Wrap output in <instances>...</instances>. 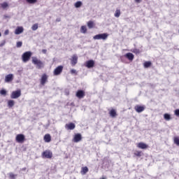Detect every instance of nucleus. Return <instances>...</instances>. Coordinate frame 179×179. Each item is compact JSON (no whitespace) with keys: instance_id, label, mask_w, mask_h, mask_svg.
Wrapping results in <instances>:
<instances>
[{"instance_id":"30","label":"nucleus","mask_w":179,"mask_h":179,"mask_svg":"<svg viewBox=\"0 0 179 179\" xmlns=\"http://www.w3.org/2000/svg\"><path fill=\"white\" fill-rule=\"evenodd\" d=\"M134 156H136L137 157H141V156H142V151H136L134 152Z\"/></svg>"},{"instance_id":"46","label":"nucleus","mask_w":179,"mask_h":179,"mask_svg":"<svg viewBox=\"0 0 179 179\" xmlns=\"http://www.w3.org/2000/svg\"><path fill=\"white\" fill-rule=\"evenodd\" d=\"M0 136H1V134H0Z\"/></svg>"},{"instance_id":"34","label":"nucleus","mask_w":179,"mask_h":179,"mask_svg":"<svg viewBox=\"0 0 179 179\" xmlns=\"http://www.w3.org/2000/svg\"><path fill=\"white\" fill-rule=\"evenodd\" d=\"M80 6H82V1H77L75 3V7L76 8H80Z\"/></svg>"},{"instance_id":"25","label":"nucleus","mask_w":179,"mask_h":179,"mask_svg":"<svg viewBox=\"0 0 179 179\" xmlns=\"http://www.w3.org/2000/svg\"><path fill=\"white\" fill-rule=\"evenodd\" d=\"M8 106L10 108H12V107H13V106H15V101L8 100Z\"/></svg>"},{"instance_id":"20","label":"nucleus","mask_w":179,"mask_h":179,"mask_svg":"<svg viewBox=\"0 0 179 179\" xmlns=\"http://www.w3.org/2000/svg\"><path fill=\"white\" fill-rule=\"evenodd\" d=\"M24 30L23 27H17L15 30V34H22Z\"/></svg>"},{"instance_id":"42","label":"nucleus","mask_w":179,"mask_h":179,"mask_svg":"<svg viewBox=\"0 0 179 179\" xmlns=\"http://www.w3.org/2000/svg\"><path fill=\"white\" fill-rule=\"evenodd\" d=\"M135 2H136V3H141V0H135Z\"/></svg>"},{"instance_id":"28","label":"nucleus","mask_w":179,"mask_h":179,"mask_svg":"<svg viewBox=\"0 0 179 179\" xmlns=\"http://www.w3.org/2000/svg\"><path fill=\"white\" fill-rule=\"evenodd\" d=\"M173 142L175 145H177V146H179V137L178 136L174 137Z\"/></svg>"},{"instance_id":"4","label":"nucleus","mask_w":179,"mask_h":179,"mask_svg":"<svg viewBox=\"0 0 179 179\" xmlns=\"http://www.w3.org/2000/svg\"><path fill=\"white\" fill-rule=\"evenodd\" d=\"M41 156L43 159H52V152L50 150H46L42 152Z\"/></svg>"},{"instance_id":"14","label":"nucleus","mask_w":179,"mask_h":179,"mask_svg":"<svg viewBox=\"0 0 179 179\" xmlns=\"http://www.w3.org/2000/svg\"><path fill=\"white\" fill-rule=\"evenodd\" d=\"M13 80V74H8L5 77L6 83H9V82H12Z\"/></svg>"},{"instance_id":"40","label":"nucleus","mask_w":179,"mask_h":179,"mask_svg":"<svg viewBox=\"0 0 179 179\" xmlns=\"http://www.w3.org/2000/svg\"><path fill=\"white\" fill-rule=\"evenodd\" d=\"M4 34L5 36H8V34H9V30L8 29L6 30L4 32Z\"/></svg>"},{"instance_id":"13","label":"nucleus","mask_w":179,"mask_h":179,"mask_svg":"<svg viewBox=\"0 0 179 179\" xmlns=\"http://www.w3.org/2000/svg\"><path fill=\"white\" fill-rule=\"evenodd\" d=\"M125 58H127V59H129V61H134V59L135 58V56L134 55V54L131 53V52H128L127 54L124 55Z\"/></svg>"},{"instance_id":"36","label":"nucleus","mask_w":179,"mask_h":179,"mask_svg":"<svg viewBox=\"0 0 179 179\" xmlns=\"http://www.w3.org/2000/svg\"><path fill=\"white\" fill-rule=\"evenodd\" d=\"M27 3H36L37 2V0H26Z\"/></svg>"},{"instance_id":"41","label":"nucleus","mask_w":179,"mask_h":179,"mask_svg":"<svg viewBox=\"0 0 179 179\" xmlns=\"http://www.w3.org/2000/svg\"><path fill=\"white\" fill-rule=\"evenodd\" d=\"M5 41H3L1 43H0V47H3L5 45Z\"/></svg>"},{"instance_id":"5","label":"nucleus","mask_w":179,"mask_h":179,"mask_svg":"<svg viewBox=\"0 0 179 179\" xmlns=\"http://www.w3.org/2000/svg\"><path fill=\"white\" fill-rule=\"evenodd\" d=\"M48 82V75L43 73L40 79V83L41 86H45V84Z\"/></svg>"},{"instance_id":"8","label":"nucleus","mask_w":179,"mask_h":179,"mask_svg":"<svg viewBox=\"0 0 179 179\" xmlns=\"http://www.w3.org/2000/svg\"><path fill=\"white\" fill-rule=\"evenodd\" d=\"M63 70H64V66H57L53 71L55 76H58V75H61Z\"/></svg>"},{"instance_id":"23","label":"nucleus","mask_w":179,"mask_h":179,"mask_svg":"<svg viewBox=\"0 0 179 179\" xmlns=\"http://www.w3.org/2000/svg\"><path fill=\"white\" fill-rule=\"evenodd\" d=\"M87 27L89 29H93V27H94V26H96V24H94V22L90 20L87 23Z\"/></svg>"},{"instance_id":"19","label":"nucleus","mask_w":179,"mask_h":179,"mask_svg":"<svg viewBox=\"0 0 179 179\" xmlns=\"http://www.w3.org/2000/svg\"><path fill=\"white\" fill-rule=\"evenodd\" d=\"M87 173H89V168H87V166H83L81 168L80 174L85 176Z\"/></svg>"},{"instance_id":"39","label":"nucleus","mask_w":179,"mask_h":179,"mask_svg":"<svg viewBox=\"0 0 179 179\" xmlns=\"http://www.w3.org/2000/svg\"><path fill=\"white\" fill-rule=\"evenodd\" d=\"M175 115H176L177 117H179V109H176L175 110Z\"/></svg>"},{"instance_id":"33","label":"nucleus","mask_w":179,"mask_h":179,"mask_svg":"<svg viewBox=\"0 0 179 179\" xmlns=\"http://www.w3.org/2000/svg\"><path fill=\"white\" fill-rule=\"evenodd\" d=\"M6 93H7L6 90L3 89L0 90V94L1 96H6Z\"/></svg>"},{"instance_id":"9","label":"nucleus","mask_w":179,"mask_h":179,"mask_svg":"<svg viewBox=\"0 0 179 179\" xmlns=\"http://www.w3.org/2000/svg\"><path fill=\"white\" fill-rule=\"evenodd\" d=\"M76 97H78V99H83V97H85V96H86V94L85 92V91L82 90H78L76 94Z\"/></svg>"},{"instance_id":"32","label":"nucleus","mask_w":179,"mask_h":179,"mask_svg":"<svg viewBox=\"0 0 179 179\" xmlns=\"http://www.w3.org/2000/svg\"><path fill=\"white\" fill-rule=\"evenodd\" d=\"M38 29V24H34L32 27H31V29L34 31H36V30H37Z\"/></svg>"},{"instance_id":"2","label":"nucleus","mask_w":179,"mask_h":179,"mask_svg":"<svg viewBox=\"0 0 179 179\" xmlns=\"http://www.w3.org/2000/svg\"><path fill=\"white\" fill-rule=\"evenodd\" d=\"M32 53L30 51L25 52L22 55V62L26 63L30 61V58H31Z\"/></svg>"},{"instance_id":"17","label":"nucleus","mask_w":179,"mask_h":179,"mask_svg":"<svg viewBox=\"0 0 179 179\" xmlns=\"http://www.w3.org/2000/svg\"><path fill=\"white\" fill-rule=\"evenodd\" d=\"M85 66L87 68H93V66H94V61H93V60L87 61Z\"/></svg>"},{"instance_id":"45","label":"nucleus","mask_w":179,"mask_h":179,"mask_svg":"<svg viewBox=\"0 0 179 179\" xmlns=\"http://www.w3.org/2000/svg\"><path fill=\"white\" fill-rule=\"evenodd\" d=\"M1 36H2V34H1V32H0V37H1Z\"/></svg>"},{"instance_id":"27","label":"nucleus","mask_w":179,"mask_h":179,"mask_svg":"<svg viewBox=\"0 0 179 179\" xmlns=\"http://www.w3.org/2000/svg\"><path fill=\"white\" fill-rule=\"evenodd\" d=\"M80 31L84 34L87 33V28L86 27V26H82L80 28Z\"/></svg>"},{"instance_id":"44","label":"nucleus","mask_w":179,"mask_h":179,"mask_svg":"<svg viewBox=\"0 0 179 179\" xmlns=\"http://www.w3.org/2000/svg\"><path fill=\"white\" fill-rule=\"evenodd\" d=\"M21 170H22V171H26L27 169H26V168H22Z\"/></svg>"},{"instance_id":"29","label":"nucleus","mask_w":179,"mask_h":179,"mask_svg":"<svg viewBox=\"0 0 179 179\" xmlns=\"http://www.w3.org/2000/svg\"><path fill=\"white\" fill-rule=\"evenodd\" d=\"M119 16H121V10L117 9L115 13V17H118Z\"/></svg>"},{"instance_id":"10","label":"nucleus","mask_w":179,"mask_h":179,"mask_svg":"<svg viewBox=\"0 0 179 179\" xmlns=\"http://www.w3.org/2000/svg\"><path fill=\"white\" fill-rule=\"evenodd\" d=\"M80 141H82V134L79 133L76 134L73 138V142H75V143H78V142H80Z\"/></svg>"},{"instance_id":"15","label":"nucleus","mask_w":179,"mask_h":179,"mask_svg":"<svg viewBox=\"0 0 179 179\" xmlns=\"http://www.w3.org/2000/svg\"><path fill=\"white\" fill-rule=\"evenodd\" d=\"M76 64H78V56L76 55H74L71 58V65L72 66H75Z\"/></svg>"},{"instance_id":"1","label":"nucleus","mask_w":179,"mask_h":179,"mask_svg":"<svg viewBox=\"0 0 179 179\" xmlns=\"http://www.w3.org/2000/svg\"><path fill=\"white\" fill-rule=\"evenodd\" d=\"M32 64L36 66L37 69H43L44 68V62L36 57H32Z\"/></svg>"},{"instance_id":"3","label":"nucleus","mask_w":179,"mask_h":179,"mask_svg":"<svg viewBox=\"0 0 179 179\" xmlns=\"http://www.w3.org/2000/svg\"><path fill=\"white\" fill-rule=\"evenodd\" d=\"M108 37V34L107 33L99 34L94 36V40H107Z\"/></svg>"},{"instance_id":"24","label":"nucleus","mask_w":179,"mask_h":179,"mask_svg":"<svg viewBox=\"0 0 179 179\" xmlns=\"http://www.w3.org/2000/svg\"><path fill=\"white\" fill-rule=\"evenodd\" d=\"M144 68H150L152 66V62H145L143 63Z\"/></svg>"},{"instance_id":"7","label":"nucleus","mask_w":179,"mask_h":179,"mask_svg":"<svg viewBox=\"0 0 179 179\" xmlns=\"http://www.w3.org/2000/svg\"><path fill=\"white\" fill-rule=\"evenodd\" d=\"M22 96V91L20 90L13 91L10 94V99H19Z\"/></svg>"},{"instance_id":"43","label":"nucleus","mask_w":179,"mask_h":179,"mask_svg":"<svg viewBox=\"0 0 179 179\" xmlns=\"http://www.w3.org/2000/svg\"><path fill=\"white\" fill-rule=\"evenodd\" d=\"M42 52H43V54H46V53H47V50L43 49V50H42Z\"/></svg>"},{"instance_id":"22","label":"nucleus","mask_w":179,"mask_h":179,"mask_svg":"<svg viewBox=\"0 0 179 179\" xmlns=\"http://www.w3.org/2000/svg\"><path fill=\"white\" fill-rule=\"evenodd\" d=\"M0 8L3 10L8 9V8H9V3H8L6 1H4L0 3Z\"/></svg>"},{"instance_id":"18","label":"nucleus","mask_w":179,"mask_h":179,"mask_svg":"<svg viewBox=\"0 0 179 179\" xmlns=\"http://www.w3.org/2000/svg\"><path fill=\"white\" fill-rule=\"evenodd\" d=\"M43 140L46 143H50L51 142V135L50 134H47L44 136Z\"/></svg>"},{"instance_id":"12","label":"nucleus","mask_w":179,"mask_h":179,"mask_svg":"<svg viewBox=\"0 0 179 179\" xmlns=\"http://www.w3.org/2000/svg\"><path fill=\"white\" fill-rule=\"evenodd\" d=\"M137 148H138V149H148L149 145L145 143L141 142L137 144Z\"/></svg>"},{"instance_id":"21","label":"nucleus","mask_w":179,"mask_h":179,"mask_svg":"<svg viewBox=\"0 0 179 179\" xmlns=\"http://www.w3.org/2000/svg\"><path fill=\"white\" fill-rule=\"evenodd\" d=\"M109 115L110 117H111L112 118H115V117H117V110H115V109H111L109 111Z\"/></svg>"},{"instance_id":"11","label":"nucleus","mask_w":179,"mask_h":179,"mask_svg":"<svg viewBox=\"0 0 179 179\" xmlns=\"http://www.w3.org/2000/svg\"><path fill=\"white\" fill-rule=\"evenodd\" d=\"M145 106L136 105L134 106V110L136 113H142L143 111H145Z\"/></svg>"},{"instance_id":"26","label":"nucleus","mask_w":179,"mask_h":179,"mask_svg":"<svg viewBox=\"0 0 179 179\" xmlns=\"http://www.w3.org/2000/svg\"><path fill=\"white\" fill-rule=\"evenodd\" d=\"M164 118L166 121H170V120H171V116L169 113H165L164 115Z\"/></svg>"},{"instance_id":"35","label":"nucleus","mask_w":179,"mask_h":179,"mask_svg":"<svg viewBox=\"0 0 179 179\" xmlns=\"http://www.w3.org/2000/svg\"><path fill=\"white\" fill-rule=\"evenodd\" d=\"M9 178L10 179H15L16 178V175L10 173H9Z\"/></svg>"},{"instance_id":"31","label":"nucleus","mask_w":179,"mask_h":179,"mask_svg":"<svg viewBox=\"0 0 179 179\" xmlns=\"http://www.w3.org/2000/svg\"><path fill=\"white\" fill-rule=\"evenodd\" d=\"M131 52H134V54H136V55L141 54V50L139 49L135 48V49L131 50Z\"/></svg>"},{"instance_id":"6","label":"nucleus","mask_w":179,"mask_h":179,"mask_svg":"<svg viewBox=\"0 0 179 179\" xmlns=\"http://www.w3.org/2000/svg\"><path fill=\"white\" fill-rule=\"evenodd\" d=\"M15 141L17 143H24V141H26V137L24 134H20L16 136Z\"/></svg>"},{"instance_id":"16","label":"nucleus","mask_w":179,"mask_h":179,"mask_svg":"<svg viewBox=\"0 0 179 179\" xmlns=\"http://www.w3.org/2000/svg\"><path fill=\"white\" fill-rule=\"evenodd\" d=\"M65 128H66V129L73 130L74 128H76L75 123L70 122L69 124H66L65 125Z\"/></svg>"},{"instance_id":"38","label":"nucleus","mask_w":179,"mask_h":179,"mask_svg":"<svg viewBox=\"0 0 179 179\" xmlns=\"http://www.w3.org/2000/svg\"><path fill=\"white\" fill-rule=\"evenodd\" d=\"M71 73H72V75H73V74L78 75V72L75 69H71Z\"/></svg>"},{"instance_id":"37","label":"nucleus","mask_w":179,"mask_h":179,"mask_svg":"<svg viewBox=\"0 0 179 179\" xmlns=\"http://www.w3.org/2000/svg\"><path fill=\"white\" fill-rule=\"evenodd\" d=\"M22 45H23V43H22V41H18L17 42L16 46L17 48H20V47H22Z\"/></svg>"}]
</instances>
